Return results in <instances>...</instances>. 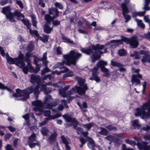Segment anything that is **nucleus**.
I'll use <instances>...</instances> for the list:
<instances>
[{
  "label": "nucleus",
  "mask_w": 150,
  "mask_h": 150,
  "mask_svg": "<svg viewBox=\"0 0 150 150\" xmlns=\"http://www.w3.org/2000/svg\"><path fill=\"white\" fill-rule=\"evenodd\" d=\"M30 82L34 84L36 83L37 84V87L40 89V91H43L46 94L50 92L51 90H47L46 87V86L50 85L52 86V88H54L55 89L56 87H62L64 85V83L63 82H59L58 83L52 84L51 82H49L46 83L45 85L42 84L40 83V77L38 76L32 74L30 77Z\"/></svg>",
  "instance_id": "obj_1"
},
{
  "label": "nucleus",
  "mask_w": 150,
  "mask_h": 150,
  "mask_svg": "<svg viewBox=\"0 0 150 150\" xmlns=\"http://www.w3.org/2000/svg\"><path fill=\"white\" fill-rule=\"evenodd\" d=\"M40 88L35 87L31 86L27 88L25 90H21L19 89L16 90V93L13 94L15 97H22L21 100L23 101L25 100L28 98L30 94L34 92L36 99L38 98V95L40 93Z\"/></svg>",
  "instance_id": "obj_2"
},
{
  "label": "nucleus",
  "mask_w": 150,
  "mask_h": 150,
  "mask_svg": "<svg viewBox=\"0 0 150 150\" xmlns=\"http://www.w3.org/2000/svg\"><path fill=\"white\" fill-rule=\"evenodd\" d=\"M81 56V54L76 51H71L68 54L63 55L66 61H63L62 62H59V68L60 69L63 68V65L65 64L68 65L71 64L75 65L76 61Z\"/></svg>",
  "instance_id": "obj_3"
},
{
  "label": "nucleus",
  "mask_w": 150,
  "mask_h": 150,
  "mask_svg": "<svg viewBox=\"0 0 150 150\" xmlns=\"http://www.w3.org/2000/svg\"><path fill=\"white\" fill-rule=\"evenodd\" d=\"M70 87L69 85H67L63 88L59 89V95L65 98L67 97L68 95H70L72 94L74 92H76L80 95H84L85 91L87 90L88 88L86 85H84L83 86V89L81 87L75 86L73 88L71 89L68 92L67 94L66 93V91L69 89Z\"/></svg>",
  "instance_id": "obj_4"
},
{
  "label": "nucleus",
  "mask_w": 150,
  "mask_h": 150,
  "mask_svg": "<svg viewBox=\"0 0 150 150\" xmlns=\"http://www.w3.org/2000/svg\"><path fill=\"white\" fill-rule=\"evenodd\" d=\"M104 47L103 45L98 44L96 46L92 45L91 47L87 49H82L81 51L83 53L87 54H92V61L94 62L96 60L100 58V56L97 54V52L101 54H103V52L99 50H102Z\"/></svg>",
  "instance_id": "obj_5"
},
{
  "label": "nucleus",
  "mask_w": 150,
  "mask_h": 150,
  "mask_svg": "<svg viewBox=\"0 0 150 150\" xmlns=\"http://www.w3.org/2000/svg\"><path fill=\"white\" fill-rule=\"evenodd\" d=\"M134 115L136 116H140L144 120L150 118V102L144 103L140 108H137Z\"/></svg>",
  "instance_id": "obj_6"
},
{
  "label": "nucleus",
  "mask_w": 150,
  "mask_h": 150,
  "mask_svg": "<svg viewBox=\"0 0 150 150\" xmlns=\"http://www.w3.org/2000/svg\"><path fill=\"white\" fill-rule=\"evenodd\" d=\"M2 12L6 15V17L11 22H14L15 20L14 17L16 16L18 19H20V18L24 17V15L18 11H16L14 13L10 12V8L9 6H6L3 8Z\"/></svg>",
  "instance_id": "obj_7"
},
{
  "label": "nucleus",
  "mask_w": 150,
  "mask_h": 150,
  "mask_svg": "<svg viewBox=\"0 0 150 150\" xmlns=\"http://www.w3.org/2000/svg\"><path fill=\"white\" fill-rule=\"evenodd\" d=\"M27 65L26 66H24L23 68V71L25 74H27L28 71L31 73L33 72L35 73H37L40 69V67L38 64L36 65V67L35 69L34 67L32 66L30 60L29 59H27Z\"/></svg>",
  "instance_id": "obj_8"
},
{
  "label": "nucleus",
  "mask_w": 150,
  "mask_h": 150,
  "mask_svg": "<svg viewBox=\"0 0 150 150\" xmlns=\"http://www.w3.org/2000/svg\"><path fill=\"white\" fill-rule=\"evenodd\" d=\"M6 57L7 62L10 64H15L17 66L22 69L23 67L25 65V64L23 61H20L18 58H13L7 54Z\"/></svg>",
  "instance_id": "obj_9"
},
{
  "label": "nucleus",
  "mask_w": 150,
  "mask_h": 150,
  "mask_svg": "<svg viewBox=\"0 0 150 150\" xmlns=\"http://www.w3.org/2000/svg\"><path fill=\"white\" fill-rule=\"evenodd\" d=\"M122 38L124 42L129 43L132 48H136L138 45L139 43L136 36L133 37L129 39L125 37H122Z\"/></svg>",
  "instance_id": "obj_10"
},
{
  "label": "nucleus",
  "mask_w": 150,
  "mask_h": 150,
  "mask_svg": "<svg viewBox=\"0 0 150 150\" xmlns=\"http://www.w3.org/2000/svg\"><path fill=\"white\" fill-rule=\"evenodd\" d=\"M49 11L50 14L53 15V16L51 17L50 15L47 14L45 16V18L47 23H50L55 18L58 16V11L57 8H53L49 9Z\"/></svg>",
  "instance_id": "obj_11"
},
{
  "label": "nucleus",
  "mask_w": 150,
  "mask_h": 150,
  "mask_svg": "<svg viewBox=\"0 0 150 150\" xmlns=\"http://www.w3.org/2000/svg\"><path fill=\"white\" fill-rule=\"evenodd\" d=\"M134 139L138 142L137 145L140 150H150V145H147V142L141 141V138L137 137H134Z\"/></svg>",
  "instance_id": "obj_12"
},
{
  "label": "nucleus",
  "mask_w": 150,
  "mask_h": 150,
  "mask_svg": "<svg viewBox=\"0 0 150 150\" xmlns=\"http://www.w3.org/2000/svg\"><path fill=\"white\" fill-rule=\"evenodd\" d=\"M47 52H46L43 54L42 57L41 59L43 64L45 65L46 67L41 71V75L42 76L44 75L46 73L50 71L49 69L47 67V63L49 62L47 60Z\"/></svg>",
  "instance_id": "obj_13"
},
{
  "label": "nucleus",
  "mask_w": 150,
  "mask_h": 150,
  "mask_svg": "<svg viewBox=\"0 0 150 150\" xmlns=\"http://www.w3.org/2000/svg\"><path fill=\"white\" fill-rule=\"evenodd\" d=\"M53 99L50 95L46 96L45 99L44 103L46 104L47 108L48 109L52 108L53 106H56L57 104L56 103H53Z\"/></svg>",
  "instance_id": "obj_14"
},
{
  "label": "nucleus",
  "mask_w": 150,
  "mask_h": 150,
  "mask_svg": "<svg viewBox=\"0 0 150 150\" xmlns=\"http://www.w3.org/2000/svg\"><path fill=\"white\" fill-rule=\"evenodd\" d=\"M122 14L125 20V22L127 23L130 20L131 18V17L130 15L127 14V13L129 12V11L128 7H127L124 4L122 6Z\"/></svg>",
  "instance_id": "obj_15"
},
{
  "label": "nucleus",
  "mask_w": 150,
  "mask_h": 150,
  "mask_svg": "<svg viewBox=\"0 0 150 150\" xmlns=\"http://www.w3.org/2000/svg\"><path fill=\"white\" fill-rule=\"evenodd\" d=\"M32 104L35 106L33 108V110L35 111H42V105L41 102L39 100H36L32 102Z\"/></svg>",
  "instance_id": "obj_16"
},
{
  "label": "nucleus",
  "mask_w": 150,
  "mask_h": 150,
  "mask_svg": "<svg viewBox=\"0 0 150 150\" xmlns=\"http://www.w3.org/2000/svg\"><path fill=\"white\" fill-rule=\"evenodd\" d=\"M50 114L51 112L50 110H46L44 111V115L45 116L48 117L46 119L47 120H50L52 119H54L61 116L60 114H57L55 115L51 116H50Z\"/></svg>",
  "instance_id": "obj_17"
},
{
  "label": "nucleus",
  "mask_w": 150,
  "mask_h": 150,
  "mask_svg": "<svg viewBox=\"0 0 150 150\" xmlns=\"http://www.w3.org/2000/svg\"><path fill=\"white\" fill-rule=\"evenodd\" d=\"M63 117L67 122H70L73 124L77 125V122L75 119L74 118H72L71 115H63Z\"/></svg>",
  "instance_id": "obj_18"
},
{
  "label": "nucleus",
  "mask_w": 150,
  "mask_h": 150,
  "mask_svg": "<svg viewBox=\"0 0 150 150\" xmlns=\"http://www.w3.org/2000/svg\"><path fill=\"white\" fill-rule=\"evenodd\" d=\"M131 81L132 85L135 86L140 85V81L139 79L137 78V76L134 75H133L132 76Z\"/></svg>",
  "instance_id": "obj_19"
},
{
  "label": "nucleus",
  "mask_w": 150,
  "mask_h": 150,
  "mask_svg": "<svg viewBox=\"0 0 150 150\" xmlns=\"http://www.w3.org/2000/svg\"><path fill=\"white\" fill-rule=\"evenodd\" d=\"M57 136V134L55 132L51 133L48 139L50 142L52 144L54 143L56 140Z\"/></svg>",
  "instance_id": "obj_20"
},
{
  "label": "nucleus",
  "mask_w": 150,
  "mask_h": 150,
  "mask_svg": "<svg viewBox=\"0 0 150 150\" xmlns=\"http://www.w3.org/2000/svg\"><path fill=\"white\" fill-rule=\"evenodd\" d=\"M61 104H60L58 107V110H62L65 107L66 108H68V106L67 105V101L64 100H62L61 101Z\"/></svg>",
  "instance_id": "obj_21"
},
{
  "label": "nucleus",
  "mask_w": 150,
  "mask_h": 150,
  "mask_svg": "<svg viewBox=\"0 0 150 150\" xmlns=\"http://www.w3.org/2000/svg\"><path fill=\"white\" fill-rule=\"evenodd\" d=\"M88 141V146L90 148H93L95 146V143L94 141L90 137H88L87 138Z\"/></svg>",
  "instance_id": "obj_22"
},
{
  "label": "nucleus",
  "mask_w": 150,
  "mask_h": 150,
  "mask_svg": "<svg viewBox=\"0 0 150 150\" xmlns=\"http://www.w3.org/2000/svg\"><path fill=\"white\" fill-rule=\"evenodd\" d=\"M76 79L77 80L80 86L83 89V86L84 85H86V84H84V83L85 82V80L84 79H82L79 77H76Z\"/></svg>",
  "instance_id": "obj_23"
},
{
  "label": "nucleus",
  "mask_w": 150,
  "mask_h": 150,
  "mask_svg": "<svg viewBox=\"0 0 150 150\" xmlns=\"http://www.w3.org/2000/svg\"><path fill=\"white\" fill-rule=\"evenodd\" d=\"M133 126L135 128H137V129L140 132H142V129L139 123V120H135L132 122Z\"/></svg>",
  "instance_id": "obj_24"
},
{
  "label": "nucleus",
  "mask_w": 150,
  "mask_h": 150,
  "mask_svg": "<svg viewBox=\"0 0 150 150\" xmlns=\"http://www.w3.org/2000/svg\"><path fill=\"white\" fill-rule=\"evenodd\" d=\"M36 134L34 133H32L31 135L29 137L28 139V144L30 143L35 142L36 140Z\"/></svg>",
  "instance_id": "obj_25"
},
{
  "label": "nucleus",
  "mask_w": 150,
  "mask_h": 150,
  "mask_svg": "<svg viewBox=\"0 0 150 150\" xmlns=\"http://www.w3.org/2000/svg\"><path fill=\"white\" fill-rule=\"evenodd\" d=\"M52 28L50 27L49 25L47 24L45 25L44 30L46 33H50L52 31Z\"/></svg>",
  "instance_id": "obj_26"
},
{
  "label": "nucleus",
  "mask_w": 150,
  "mask_h": 150,
  "mask_svg": "<svg viewBox=\"0 0 150 150\" xmlns=\"http://www.w3.org/2000/svg\"><path fill=\"white\" fill-rule=\"evenodd\" d=\"M101 71L104 73L103 75V76H105L106 77H108L109 76V73L108 69L104 67H102L100 68Z\"/></svg>",
  "instance_id": "obj_27"
},
{
  "label": "nucleus",
  "mask_w": 150,
  "mask_h": 150,
  "mask_svg": "<svg viewBox=\"0 0 150 150\" xmlns=\"http://www.w3.org/2000/svg\"><path fill=\"white\" fill-rule=\"evenodd\" d=\"M107 65V62L104 61L103 60H100L99 61L97 64L96 66L99 68L100 67V68L102 67H104L105 66Z\"/></svg>",
  "instance_id": "obj_28"
},
{
  "label": "nucleus",
  "mask_w": 150,
  "mask_h": 150,
  "mask_svg": "<svg viewBox=\"0 0 150 150\" xmlns=\"http://www.w3.org/2000/svg\"><path fill=\"white\" fill-rule=\"evenodd\" d=\"M62 38L63 40H65L64 42H65L69 43L74 45H76V44L75 43V42L65 36L64 35L62 36Z\"/></svg>",
  "instance_id": "obj_29"
},
{
  "label": "nucleus",
  "mask_w": 150,
  "mask_h": 150,
  "mask_svg": "<svg viewBox=\"0 0 150 150\" xmlns=\"http://www.w3.org/2000/svg\"><path fill=\"white\" fill-rule=\"evenodd\" d=\"M142 61L143 62H148L150 63V56L148 55L147 54H146L143 57Z\"/></svg>",
  "instance_id": "obj_30"
},
{
  "label": "nucleus",
  "mask_w": 150,
  "mask_h": 150,
  "mask_svg": "<svg viewBox=\"0 0 150 150\" xmlns=\"http://www.w3.org/2000/svg\"><path fill=\"white\" fill-rule=\"evenodd\" d=\"M48 37L49 36L48 35H43V38L39 36L38 38V40H40L44 42L47 41Z\"/></svg>",
  "instance_id": "obj_31"
},
{
  "label": "nucleus",
  "mask_w": 150,
  "mask_h": 150,
  "mask_svg": "<svg viewBox=\"0 0 150 150\" xmlns=\"http://www.w3.org/2000/svg\"><path fill=\"white\" fill-rule=\"evenodd\" d=\"M40 131L41 133L43 135L47 136L49 133L48 129L45 127H42Z\"/></svg>",
  "instance_id": "obj_32"
},
{
  "label": "nucleus",
  "mask_w": 150,
  "mask_h": 150,
  "mask_svg": "<svg viewBox=\"0 0 150 150\" xmlns=\"http://www.w3.org/2000/svg\"><path fill=\"white\" fill-rule=\"evenodd\" d=\"M135 21L137 22L138 25L141 28L144 29L145 28V25L144 23H142V21L141 20H139L135 18Z\"/></svg>",
  "instance_id": "obj_33"
},
{
  "label": "nucleus",
  "mask_w": 150,
  "mask_h": 150,
  "mask_svg": "<svg viewBox=\"0 0 150 150\" xmlns=\"http://www.w3.org/2000/svg\"><path fill=\"white\" fill-rule=\"evenodd\" d=\"M28 145L31 148H34L35 146H37L39 148H40V143L39 141L35 143L32 142L31 143H30Z\"/></svg>",
  "instance_id": "obj_34"
},
{
  "label": "nucleus",
  "mask_w": 150,
  "mask_h": 150,
  "mask_svg": "<svg viewBox=\"0 0 150 150\" xmlns=\"http://www.w3.org/2000/svg\"><path fill=\"white\" fill-rule=\"evenodd\" d=\"M29 33L30 34L32 35H35L37 37V39H36V40L38 39V38L39 37V35L38 33V31L36 30H32L30 28L29 29Z\"/></svg>",
  "instance_id": "obj_35"
},
{
  "label": "nucleus",
  "mask_w": 150,
  "mask_h": 150,
  "mask_svg": "<svg viewBox=\"0 0 150 150\" xmlns=\"http://www.w3.org/2000/svg\"><path fill=\"white\" fill-rule=\"evenodd\" d=\"M89 79L91 80H94L97 82L100 81V77L97 76L96 75L92 76V77L89 78Z\"/></svg>",
  "instance_id": "obj_36"
},
{
  "label": "nucleus",
  "mask_w": 150,
  "mask_h": 150,
  "mask_svg": "<svg viewBox=\"0 0 150 150\" xmlns=\"http://www.w3.org/2000/svg\"><path fill=\"white\" fill-rule=\"evenodd\" d=\"M22 21L24 23V25L26 26L28 29L30 28V24L28 21L24 19H23L22 20Z\"/></svg>",
  "instance_id": "obj_37"
},
{
  "label": "nucleus",
  "mask_w": 150,
  "mask_h": 150,
  "mask_svg": "<svg viewBox=\"0 0 150 150\" xmlns=\"http://www.w3.org/2000/svg\"><path fill=\"white\" fill-rule=\"evenodd\" d=\"M100 128L101 130L99 132V133L103 135H106L108 134V131L107 129L102 127H100Z\"/></svg>",
  "instance_id": "obj_38"
},
{
  "label": "nucleus",
  "mask_w": 150,
  "mask_h": 150,
  "mask_svg": "<svg viewBox=\"0 0 150 150\" xmlns=\"http://www.w3.org/2000/svg\"><path fill=\"white\" fill-rule=\"evenodd\" d=\"M80 107L82 109V110L85 112L86 111V109L87 107V103L85 102L83 103L81 106H80Z\"/></svg>",
  "instance_id": "obj_39"
},
{
  "label": "nucleus",
  "mask_w": 150,
  "mask_h": 150,
  "mask_svg": "<svg viewBox=\"0 0 150 150\" xmlns=\"http://www.w3.org/2000/svg\"><path fill=\"white\" fill-rule=\"evenodd\" d=\"M61 138L62 143L65 145L69 144V139H68L66 138L64 136H62Z\"/></svg>",
  "instance_id": "obj_40"
},
{
  "label": "nucleus",
  "mask_w": 150,
  "mask_h": 150,
  "mask_svg": "<svg viewBox=\"0 0 150 150\" xmlns=\"http://www.w3.org/2000/svg\"><path fill=\"white\" fill-rule=\"evenodd\" d=\"M99 67L97 66L96 67H94L93 69L92 70V75L93 76L95 75H96L98 73V70Z\"/></svg>",
  "instance_id": "obj_41"
},
{
  "label": "nucleus",
  "mask_w": 150,
  "mask_h": 150,
  "mask_svg": "<svg viewBox=\"0 0 150 150\" xmlns=\"http://www.w3.org/2000/svg\"><path fill=\"white\" fill-rule=\"evenodd\" d=\"M111 64L113 66L118 67H120L122 66V64L117 62H114L113 61H111Z\"/></svg>",
  "instance_id": "obj_42"
},
{
  "label": "nucleus",
  "mask_w": 150,
  "mask_h": 150,
  "mask_svg": "<svg viewBox=\"0 0 150 150\" xmlns=\"http://www.w3.org/2000/svg\"><path fill=\"white\" fill-rule=\"evenodd\" d=\"M93 125V122H91L86 125H84L83 126L86 128L88 130H89Z\"/></svg>",
  "instance_id": "obj_43"
},
{
  "label": "nucleus",
  "mask_w": 150,
  "mask_h": 150,
  "mask_svg": "<svg viewBox=\"0 0 150 150\" xmlns=\"http://www.w3.org/2000/svg\"><path fill=\"white\" fill-rule=\"evenodd\" d=\"M31 17L33 25L34 27L36 28L37 26V23L35 19V17L33 15H32L31 16Z\"/></svg>",
  "instance_id": "obj_44"
},
{
  "label": "nucleus",
  "mask_w": 150,
  "mask_h": 150,
  "mask_svg": "<svg viewBox=\"0 0 150 150\" xmlns=\"http://www.w3.org/2000/svg\"><path fill=\"white\" fill-rule=\"evenodd\" d=\"M0 88L2 89H6L8 91L11 92V90L8 88L6 86L4 85L2 83H0Z\"/></svg>",
  "instance_id": "obj_45"
},
{
  "label": "nucleus",
  "mask_w": 150,
  "mask_h": 150,
  "mask_svg": "<svg viewBox=\"0 0 150 150\" xmlns=\"http://www.w3.org/2000/svg\"><path fill=\"white\" fill-rule=\"evenodd\" d=\"M73 75V73L71 71H70L64 74L63 76V78H66L67 77L72 76Z\"/></svg>",
  "instance_id": "obj_46"
},
{
  "label": "nucleus",
  "mask_w": 150,
  "mask_h": 150,
  "mask_svg": "<svg viewBox=\"0 0 150 150\" xmlns=\"http://www.w3.org/2000/svg\"><path fill=\"white\" fill-rule=\"evenodd\" d=\"M123 37V36H121V40H111V41L112 42H116L120 44H123V41H124V40H122V37Z\"/></svg>",
  "instance_id": "obj_47"
},
{
  "label": "nucleus",
  "mask_w": 150,
  "mask_h": 150,
  "mask_svg": "<svg viewBox=\"0 0 150 150\" xmlns=\"http://www.w3.org/2000/svg\"><path fill=\"white\" fill-rule=\"evenodd\" d=\"M74 128L77 130V133L78 134H81L82 132V129L80 127H77V126L75 125L74 126Z\"/></svg>",
  "instance_id": "obj_48"
},
{
  "label": "nucleus",
  "mask_w": 150,
  "mask_h": 150,
  "mask_svg": "<svg viewBox=\"0 0 150 150\" xmlns=\"http://www.w3.org/2000/svg\"><path fill=\"white\" fill-rule=\"evenodd\" d=\"M68 71V69L67 68H66L65 70L64 71H54V73L56 74L57 75H60L62 73H63Z\"/></svg>",
  "instance_id": "obj_49"
},
{
  "label": "nucleus",
  "mask_w": 150,
  "mask_h": 150,
  "mask_svg": "<svg viewBox=\"0 0 150 150\" xmlns=\"http://www.w3.org/2000/svg\"><path fill=\"white\" fill-rule=\"evenodd\" d=\"M118 54L120 56H124L126 54V51L123 49L119 50L118 51Z\"/></svg>",
  "instance_id": "obj_50"
},
{
  "label": "nucleus",
  "mask_w": 150,
  "mask_h": 150,
  "mask_svg": "<svg viewBox=\"0 0 150 150\" xmlns=\"http://www.w3.org/2000/svg\"><path fill=\"white\" fill-rule=\"evenodd\" d=\"M148 4L146 2V4H144V7L143 9L145 10L144 11H149L150 10V7L148 6Z\"/></svg>",
  "instance_id": "obj_51"
},
{
  "label": "nucleus",
  "mask_w": 150,
  "mask_h": 150,
  "mask_svg": "<svg viewBox=\"0 0 150 150\" xmlns=\"http://www.w3.org/2000/svg\"><path fill=\"white\" fill-rule=\"evenodd\" d=\"M141 128L142 129V131L143 130L147 132L149 131L150 130V126L148 125H146Z\"/></svg>",
  "instance_id": "obj_52"
},
{
  "label": "nucleus",
  "mask_w": 150,
  "mask_h": 150,
  "mask_svg": "<svg viewBox=\"0 0 150 150\" xmlns=\"http://www.w3.org/2000/svg\"><path fill=\"white\" fill-rule=\"evenodd\" d=\"M106 127L109 130H116L117 129L116 127L111 125H109L106 126Z\"/></svg>",
  "instance_id": "obj_53"
},
{
  "label": "nucleus",
  "mask_w": 150,
  "mask_h": 150,
  "mask_svg": "<svg viewBox=\"0 0 150 150\" xmlns=\"http://www.w3.org/2000/svg\"><path fill=\"white\" fill-rule=\"evenodd\" d=\"M56 52L57 54H62V49L60 47H57V48Z\"/></svg>",
  "instance_id": "obj_54"
},
{
  "label": "nucleus",
  "mask_w": 150,
  "mask_h": 150,
  "mask_svg": "<svg viewBox=\"0 0 150 150\" xmlns=\"http://www.w3.org/2000/svg\"><path fill=\"white\" fill-rule=\"evenodd\" d=\"M34 48V46L32 43H30L28 47V50L30 51H31Z\"/></svg>",
  "instance_id": "obj_55"
},
{
  "label": "nucleus",
  "mask_w": 150,
  "mask_h": 150,
  "mask_svg": "<svg viewBox=\"0 0 150 150\" xmlns=\"http://www.w3.org/2000/svg\"><path fill=\"white\" fill-rule=\"evenodd\" d=\"M20 61H22L24 62L23 59L24 58V55L21 53L17 58Z\"/></svg>",
  "instance_id": "obj_56"
},
{
  "label": "nucleus",
  "mask_w": 150,
  "mask_h": 150,
  "mask_svg": "<svg viewBox=\"0 0 150 150\" xmlns=\"http://www.w3.org/2000/svg\"><path fill=\"white\" fill-rule=\"evenodd\" d=\"M146 85L147 83L146 81H144L143 84V89L142 90V93L143 94H144V92L146 88Z\"/></svg>",
  "instance_id": "obj_57"
},
{
  "label": "nucleus",
  "mask_w": 150,
  "mask_h": 150,
  "mask_svg": "<svg viewBox=\"0 0 150 150\" xmlns=\"http://www.w3.org/2000/svg\"><path fill=\"white\" fill-rule=\"evenodd\" d=\"M144 20L147 23H149L150 20V18L149 15L145 16L144 17Z\"/></svg>",
  "instance_id": "obj_58"
},
{
  "label": "nucleus",
  "mask_w": 150,
  "mask_h": 150,
  "mask_svg": "<svg viewBox=\"0 0 150 150\" xmlns=\"http://www.w3.org/2000/svg\"><path fill=\"white\" fill-rule=\"evenodd\" d=\"M5 149L6 150H14L11 146L9 144H7L5 146Z\"/></svg>",
  "instance_id": "obj_59"
},
{
  "label": "nucleus",
  "mask_w": 150,
  "mask_h": 150,
  "mask_svg": "<svg viewBox=\"0 0 150 150\" xmlns=\"http://www.w3.org/2000/svg\"><path fill=\"white\" fill-rule=\"evenodd\" d=\"M125 142L127 143L132 145H134L135 144V143L134 142L129 139H126Z\"/></svg>",
  "instance_id": "obj_60"
},
{
  "label": "nucleus",
  "mask_w": 150,
  "mask_h": 150,
  "mask_svg": "<svg viewBox=\"0 0 150 150\" xmlns=\"http://www.w3.org/2000/svg\"><path fill=\"white\" fill-rule=\"evenodd\" d=\"M42 57H41L40 59L36 57H34V64H38V62L39 61H41V59Z\"/></svg>",
  "instance_id": "obj_61"
},
{
  "label": "nucleus",
  "mask_w": 150,
  "mask_h": 150,
  "mask_svg": "<svg viewBox=\"0 0 150 150\" xmlns=\"http://www.w3.org/2000/svg\"><path fill=\"white\" fill-rule=\"evenodd\" d=\"M20 140L18 139H15L13 142V144L15 147H17V146L18 143L19 142Z\"/></svg>",
  "instance_id": "obj_62"
},
{
  "label": "nucleus",
  "mask_w": 150,
  "mask_h": 150,
  "mask_svg": "<svg viewBox=\"0 0 150 150\" xmlns=\"http://www.w3.org/2000/svg\"><path fill=\"white\" fill-rule=\"evenodd\" d=\"M144 37L147 39L150 40V32H149L147 33L144 34Z\"/></svg>",
  "instance_id": "obj_63"
},
{
  "label": "nucleus",
  "mask_w": 150,
  "mask_h": 150,
  "mask_svg": "<svg viewBox=\"0 0 150 150\" xmlns=\"http://www.w3.org/2000/svg\"><path fill=\"white\" fill-rule=\"evenodd\" d=\"M122 150H134L133 149L131 148H127L125 144L122 145Z\"/></svg>",
  "instance_id": "obj_64"
}]
</instances>
